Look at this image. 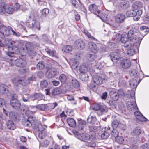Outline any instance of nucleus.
Here are the masks:
<instances>
[{
  "instance_id": "4d7b16f0",
  "label": "nucleus",
  "mask_w": 149,
  "mask_h": 149,
  "mask_svg": "<svg viewBox=\"0 0 149 149\" xmlns=\"http://www.w3.org/2000/svg\"><path fill=\"white\" fill-rule=\"evenodd\" d=\"M119 133L116 129H113V130L111 132V134L116 138L118 135Z\"/></svg>"
},
{
  "instance_id": "13d9d810",
  "label": "nucleus",
  "mask_w": 149,
  "mask_h": 149,
  "mask_svg": "<svg viewBox=\"0 0 149 149\" xmlns=\"http://www.w3.org/2000/svg\"><path fill=\"white\" fill-rule=\"evenodd\" d=\"M101 104H95L92 107V109L95 111L99 110Z\"/></svg>"
},
{
  "instance_id": "412c9836",
  "label": "nucleus",
  "mask_w": 149,
  "mask_h": 149,
  "mask_svg": "<svg viewBox=\"0 0 149 149\" xmlns=\"http://www.w3.org/2000/svg\"><path fill=\"white\" fill-rule=\"evenodd\" d=\"M4 46H8V48L10 49L12 45H16L18 43V41H13L8 39H6L4 40Z\"/></svg>"
},
{
  "instance_id": "49530a36",
  "label": "nucleus",
  "mask_w": 149,
  "mask_h": 149,
  "mask_svg": "<svg viewBox=\"0 0 149 149\" xmlns=\"http://www.w3.org/2000/svg\"><path fill=\"white\" fill-rule=\"evenodd\" d=\"M96 120V117L95 116H89L87 119V121L90 123H93L95 122Z\"/></svg>"
},
{
  "instance_id": "de8ad7c7",
  "label": "nucleus",
  "mask_w": 149,
  "mask_h": 149,
  "mask_svg": "<svg viewBox=\"0 0 149 149\" xmlns=\"http://www.w3.org/2000/svg\"><path fill=\"white\" fill-rule=\"evenodd\" d=\"M119 125V121L116 119L112 122V127L113 129H116Z\"/></svg>"
},
{
  "instance_id": "c85d7f7f",
  "label": "nucleus",
  "mask_w": 149,
  "mask_h": 149,
  "mask_svg": "<svg viewBox=\"0 0 149 149\" xmlns=\"http://www.w3.org/2000/svg\"><path fill=\"white\" fill-rule=\"evenodd\" d=\"M135 14H134V17L133 19L134 20L137 21L138 20L142 13V11L141 10H139L136 11L134 10Z\"/></svg>"
},
{
  "instance_id": "c756f323",
  "label": "nucleus",
  "mask_w": 149,
  "mask_h": 149,
  "mask_svg": "<svg viewBox=\"0 0 149 149\" xmlns=\"http://www.w3.org/2000/svg\"><path fill=\"white\" fill-rule=\"evenodd\" d=\"M67 122L68 125L72 127H74L76 124L75 120L73 118H68L67 119Z\"/></svg>"
},
{
  "instance_id": "79ce46f5",
  "label": "nucleus",
  "mask_w": 149,
  "mask_h": 149,
  "mask_svg": "<svg viewBox=\"0 0 149 149\" xmlns=\"http://www.w3.org/2000/svg\"><path fill=\"white\" fill-rule=\"evenodd\" d=\"M72 83L74 88H78L80 87L79 82L75 79H73L72 80Z\"/></svg>"
},
{
  "instance_id": "6e6d98bb",
  "label": "nucleus",
  "mask_w": 149,
  "mask_h": 149,
  "mask_svg": "<svg viewBox=\"0 0 149 149\" xmlns=\"http://www.w3.org/2000/svg\"><path fill=\"white\" fill-rule=\"evenodd\" d=\"M134 10H128L126 12V15L129 17H134V14H135Z\"/></svg>"
},
{
  "instance_id": "473e14b6",
  "label": "nucleus",
  "mask_w": 149,
  "mask_h": 149,
  "mask_svg": "<svg viewBox=\"0 0 149 149\" xmlns=\"http://www.w3.org/2000/svg\"><path fill=\"white\" fill-rule=\"evenodd\" d=\"M36 107L40 110L43 111H47L49 109L48 106L45 104L38 105L36 106Z\"/></svg>"
},
{
  "instance_id": "7ed1b4c3",
  "label": "nucleus",
  "mask_w": 149,
  "mask_h": 149,
  "mask_svg": "<svg viewBox=\"0 0 149 149\" xmlns=\"http://www.w3.org/2000/svg\"><path fill=\"white\" fill-rule=\"evenodd\" d=\"M34 132L36 136L41 139L45 138L46 135V129L44 126L41 124L34 127Z\"/></svg>"
},
{
  "instance_id": "680f3d73",
  "label": "nucleus",
  "mask_w": 149,
  "mask_h": 149,
  "mask_svg": "<svg viewBox=\"0 0 149 149\" xmlns=\"http://www.w3.org/2000/svg\"><path fill=\"white\" fill-rule=\"evenodd\" d=\"M86 145L90 147H94L96 145V143L94 141H90L86 143Z\"/></svg>"
},
{
  "instance_id": "f03ea898",
  "label": "nucleus",
  "mask_w": 149,
  "mask_h": 149,
  "mask_svg": "<svg viewBox=\"0 0 149 149\" xmlns=\"http://www.w3.org/2000/svg\"><path fill=\"white\" fill-rule=\"evenodd\" d=\"M36 78L35 76L32 75L27 79L26 82L23 79H20L18 77H17L12 79L11 81L14 86H17L19 84L25 86L27 83L36 81Z\"/></svg>"
},
{
  "instance_id": "2f4dec72",
  "label": "nucleus",
  "mask_w": 149,
  "mask_h": 149,
  "mask_svg": "<svg viewBox=\"0 0 149 149\" xmlns=\"http://www.w3.org/2000/svg\"><path fill=\"white\" fill-rule=\"evenodd\" d=\"M129 73L130 75L134 77H139V73L136 69H132L129 71Z\"/></svg>"
},
{
  "instance_id": "c9c22d12",
  "label": "nucleus",
  "mask_w": 149,
  "mask_h": 149,
  "mask_svg": "<svg viewBox=\"0 0 149 149\" xmlns=\"http://www.w3.org/2000/svg\"><path fill=\"white\" fill-rule=\"evenodd\" d=\"M8 91V87L3 84H0V92L2 93H7Z\"/></svg>"
},
{
  "instance_id": "7c9ffc66",
  "label": "nucleus",
  "mask_w": 149,
  "mask_h": 149,
  "mask_svg": "<svg viewBox=\"0 0 149 149\" xmlns=\"http://www.w3.org/2000/svg\"><path fill=\"white\" fill-rule=\"evenodd\" d=\"M137 81L135 79H132L129 81V85L133 89H135L137 86Z\"/></svg>"
},
{
  "instance_id": "e2e57ef3",
  "label": "nucleus",
  "mask_w": 149,
  "mask_h": 149,
  "mask_svg": "<svg viewBox=\"0 0 149 149\" xmlns=\"http://www.w3.org/2000/svg\"><path fill=\"white\" fill-rule=\"evenodd\" d=\"M103 64L102 63H101L100 62H97L96 65H95V68L98 69L99 70L101 69L103 66Z\"/></svg>"
},
{
  "instance_id": "423d86ee",
  "label": "nucleus",
  "mask_w": 149,
  "mask_h": 149,
  "mask_svg": "<svg viewBox=\"0 0 149 149\" xmlns=\"http://www.w3.org/2000/svg\"><path fill=\"white\" fill-rule=\"evenodd\" d=\"M107 80V78L104 74H96L92 77V80L93 82L97 85L103 84L104 81Z\"/></svg>"
},
{
  "instance_id": "774afa93",
  "label": "nucleus",
  "mask_w": 149,
  "mask_h": 149,
  "mask_svg": "<svg viewBox=\"0 0 149 149\" xmlns=\"http://www.w3.org/2000/svg\"><path fill=\"white\" fill-rule=\"evenodd\" d=\"M89 130L91 132H95L97 131V127L94 126L89 127Z\"/></svg>"
},
{
  "instance_id": "5fc2aeb1",
  "label": "nucleus",
  "mask_w": 149,
  "mask_h": 149,
  "mask_svg": "<svg viewBox=\"0 0 149 149\" xmlns=\"http://www.w3.org/2000/svg\"><path fill=\"white\" fill-rule=\"evenodd\" d=\"M49 12V9L47 8H45L42 11V15L43 17H46L47 15Z\"/></svg>"
},
{
  "instance_id": "58836bf2",
  "label": "nucleus",
  "mask_w": 149,
  "mask_h": 149,
  "mask_svg": "<svg viewBox=\"0 0 149 149\" xmlns=\"http://www.w3.org/2000/svg\"><path fill=\"white\" fill-rule=\"evenodd\" d=\"M78 1H77L76 0H71L72 4L76 8H79L81 5L79 0Z\"/></svg>"
},
{
  "instance_id": "cd10ccee",
  "label": "nucleus",
  "mask_w": 149,
  "mask_h": 149,
  "mask_svg": "<svg viewBox=\"0 0 149 149\" xmlns=\"http://www.w3.org/2000/svg\"><path fill=\"white\" fill-rule=\"evenodd\" d=\"M110 95L111 98L114 101H117L119 98V95L118 93L115 90H112L110 92Z\"/></svg>"
},
{
  "instance_id": "f704fd0d",
  "label": "nucleus",
  "mask_w": 149,
  "mask_h": 149,
  "mask_svg": "<svg viewBox=\"0 0 149 149\" xmlns=\"http://www.w3.org/2000/svg\"><path fill=\"white\" fill-rule=\"evenodd\" d=\"M72 47L70 45H67L64 46L62 49V51L65 53H68L72 50Z\"/></svg>"
},
{
  "instance_id": "a18cd8bd",
  "label": "nucleus",
  "mask_w": 149,
  "mask_h": 149,
  "mask_svg": "<svg viewBox=\"0 0 149 149\" xmlns=\"http://www.w3.org/2000/svg\"><path fill=\"white\" fill-rule=\"evenodd\" d=\"M61 92V90L59 88H56L52 91V94L53 95H57Z\"/></svg>"
},
{
  "instance_id": "9b49d317",
  "label": "nucleus",
  "mask_w": 149,
  "mask_h": 149,
  "mask_svg": "<svg viewBox=\"0 0 149 149\" xmlns=\"http://www.w3.org/2000/svg\"><path fill=\"white\" fill-rule=\"evenodd\" d=\"M35 122L33 117L31 116L29 117L28 119H24L23 120L22 124L24 127H30L32 125H35Z\"/></svg>"
},
{
  "instance_id": "4c0bfd02",
  "label": "nucleus",
  "mask_w": 149,
  "mask_h": 149,
  "mask_svg": "<svg viewBox=\"0 0 149 149\" xmlns=\"http://www.w3.org/2000/svg\"><path fill=\"white\" fill-rule=\"evenodd\" d=\"M142 3L140 2L137 1L134 2L133 5V7L135 9L141 8H142Z\"/></svg>"
},
{
  "instance_id": "3c124183",
  "label": "nucleus",
  "mask_w": 149,
  "mask_h": 149,
  "mask_svg": "<svg viewBox=\"0 0 149 149\" xmlns=\"http://www.w3.org/2000/svg\"><path fill=\"white\" fill-rule=\"evenodd\" d=\"M33 97L35 99L40 100H42L43 98V96L42 94L36 93L33 95Z\"/></svg>"
},
{
  "instance_id": "8fccbe9b",
  "label": "nucleus",
  "mask_w": 149,
  "mask_h": 149,
  "mask_svg": "<svg viewBox=\"0 0 149 149\" xmlns=\"http://www.w3.org/2000/svg\"><path fill=\"white\" fill-rule=\"evenodd\" d=\"M45 67V64L43 62L40 61L39 62L37 65V68L40 70H43Z\"/></svg>"
},
{
  "instance_id": "a19ab883",
  "label": "nucleus",
  "mask_w": 149,
  "mask_h": 149,
  "mask_svg": "<svg viewBox=\"0 0 149 149\" xmlns=\"http://www.w3.org/2000/svg\"><path fill=\"white\" fill-rule=\"evenodd\" d=\"M95 53L88 54L87 55V58L90 61H93L96 58Z\"/></svg>"
},
{
  "instance_id": "1a4fd4ad",
  "label": "nucleus",
  "mask_w": 149,
  "mask_h": 149,
  "mask_svg": "<svg viewBox=\"0 0 149 149\" xmlns=\"http://www.w3.org/2000/svg\"><path fill=\"white\" fill-rule=\"evenodd\" d=\"M17 96L15 94L12 96V98L10 101V104L12 107L15 109H19L21 106V103L17 99Z\"/></svg>"
},
{
  "instance_id": "5701e85b",
  "label": "nucleus",
  "mask_w": 149,
  "mask_h": 149,
  "mask_svg": "<svg viewBox=\"0 0 149 149\" xmlns=\"http://www.w3.org/2000/svg\"><path fill=\"white\" fill-rule=\"evenodd\" d=\"M36 21L34 18H31V16H29V19L26 23L27 26L29 28H32L34 26Z\"/></svg>"
},
{
  "instance_id": "69168bd1",
  "label": "nucleus",
  "mask_w": 149,
  "mask_h": 149,
  "mask_svg": "<svg viewBox=\"0 0 149 149\" xmlns=\"http://www.w3.org/2000/svg\"><path fill=\"white\" fill-rule=\"evenodd\" d=\"M84 33L86 35L88 38H92L95 41H96L97 39L95 38L94 37L91 36V34L86 30H85L84 31Z\"/></svg>"
},
{
  "instance_id": "6e6552de",
  "label": "nucleus",
  "mask_w": 149,
  "mask_h": 149,
  "mask_svg": "<svg viewBox=\"0 0 149 149\" xmlns=\"http://www.w3.org/2000/svg\"><path fill=\"white\" fill-rule=\"evenodd\" d=\"M139 33H134L133 31L132 30H130L127 34L128 39L130 41H132V44H136V42L138 41V40L139 39H141V42L142 39V38L140 37H135V36H136L137 35L139 34Z\"/></svg>"
},
{
  "instance_id": "ddd939ff",
  "label": "nucleus",
  "mask_w": 149,
  "mask_h": 149,
  "mask_svg": "<svg viewBox=\"0 0 149 149\" xmlns=\"http://www.w3.org/2000/svg\"><path fill=\"white\" fill-rule=\"evenodd\" d=\"M75 134H77V137L82 141L86 142L87 140L90 139V136L88 134L83 133L79 134L77 131H76Z\"/></svg>"
},
{
  "instance_id": "b1692460",
  "label": "nucleus",
  "mask_w": 149,
  "mask_h": 149,
  "mask_svg": "<svg viewBox=\"0 0 149 149\" xmlns=\"http://www.w3.org/2000/svg\"><path fill=\"white\" fill-rule=\"evenodd\" d=\"M14 61H15V65L17 67H23L26 64L25 61L22 58L18 59Z\"/></svg>"
},
{
  "instance_id": "bb28decb",
  "label": "nucleus",
  "mask_w": 149,
  "mask_h": 149,
  "mask_svg": "<svg viewBox=\"0 0 149 149\" xmlns=\"http://www.w3.org/2000/svg\"><path fill=\"white\" fill-rule=\"evenodd\" d=\"M5 12L8 14H12L14 11V8L13 7L9 5H5Z\"/></svg>"
},
{
  "instance_id": "39448f33",
  "label": "nucleus",
  "mask_w": 149,
  "mask_h": 149,
  "mask_svg": "<svg viewBox=\"0 0 149 149\" xmlns=\"http://www.w3.org/2000/svg\"><path fill=\"white\" fill-rule=\"evenodd\" d=\"M138 41L136 42V44H132V42L131 45H129V46L127 47H124L126 48L127 50V54L130 56H132L135 53V50L138 49V48L139 47L141 43V39L138 40Z\"/></svg>"
},
{
  "instance_id": "20e7f679",
  "label": "nucleus",
  "mask_w": 149,
  "mask_h": 149,
  "mask_svg": "<svg viewBox=\"0 0 149 149\" xmlns=\"http://www.w3.org/2000/svg\"><path fill=\"white\" fill-rule=\"evenodd\" d=\"M130 97L132 99V101H128L127 103V109L130 111H134L138 109L135 101V92L133 90H132L130 92Z\"/></svg>"
},
{
  "instance_id": "052dcab7",
  "label": "nucleus",
  "mask_w": 149,
  "mask_h": 149,
  "mask_svg": "<svg viewBox=\"0 0 149 149\" xmlns=\"http://www.w3.org/2000/svg\"><path fill=\"white\" fill-rule=\"evenodd\" d=\"M50 143V142L49 140L45 139L41 143V145L43 147H46L49 145Z\"/></svg>"
},
{
  "instance_id": "9d476101",
  "label": "nucleus",
  "mask_w": 149,
  "mask_h": 149,
  "mask_svg": "<svg viewBox=\"0 0 149 149\" xmlns=\"http://www.w3.org/2000/svg\"><path fill=\"white\" fill-rule=\"evenodd\" d=\"M126 33L124 32L120 36V40L121 42L123 43V47H128L129 45H131L130 44L132 41H130L128 39V36Z\"/></svg>"
},
{
  "instance_id": "bf43d9fd",
  "label": "nucleus",
  "mask_w": 149,
  "mask_h": 149,
  "mask_svg": "<svg viewBox=\"0 0 149 149\" xmlns=\"http://www.w3.org/2000/svg\"><path fill=\"white\" fill-rule=\"evenodd\" d=\"M109 135V133L106 131H104L101 135V137L103 139H106Z\"/></svg>"
},
{
  "instance_id": "a878e982",
  "label": "nucleus",
  "mask_w": 149,
  "mask_h": 149,
  "mask_svg": "<svg viewBox=\"0 0 149 149\" xmlns=\"http://www.w3.org/2000/svg\"><path fill=\"white\" fill-rule=\"evenodd\" d=\"M45 49L47 53L50 56L56 58H58V56L55 51L51 50L47 47H46Z\"/></svg>"
},
{
  "instance_id": "0eeeda50",
  "label": "nucleus",
  "mask_w": 149,
  "mask_h": 149,
  "mask_svg": "<svg viewBox=\"0 0 149 149\" xmlns=\"http://www.w3.org/2000/svg\"><path fill=\"white\" fill-rule=\"evenodd\" d=\"M18 43L16 45H12L9 49H11L13 52L15 54H17L19 53L20 49L24 50V49L25 47H26V49L29 50V48L27 46L29 44H26L24 45L22 43H21L18 41Z\"/></svg>"
},
{
  "instance_id": "37998d69",
  "label": "nucleus",
  "mask_w": 149,
  "mask_h": 149,
  "mask_svg": "<svg viewBox=\"0 0 149 149\" xmlns=\"http://www.w3.org/2000/svg\"><path fill=\"white\" fill-rule=\"evenodd\" d=\"M48 85V83L47 81L45 80H42L40 82V86L43 89L45 88Z\"/></svg>"
},
{
  "instance_id": "e433bc0d",
  "label": "nucleus",
  "mask_w": 149,
  "mask_h": 149,
  "mask_svg": "<svg viewBox=\"0 0 149 149\" xmlns=\"http://www.w3.org/2000/svg\"><path fill=\"white\" fill-rule=\"evenodd\" d=\"M79 75L83 81H86L88 79L89 76L86 73V72L80 73Z\"/></svg>"
},
{
  "instance_id": "a211bd4d",
  "label": "nucleus",
  "mask_w": 149,
  "mask_h": 149,
  "mask_svg": "<svg viewBox=\"0 0 149 149\" xmlns=\"http://www.w3.org/2000/svg\"><path fill=\"white\" fill-rule=\"evenodd\" d=\"M74 45L76 47L79 49H83L85 47L84 42L80 39H78L75 41Z\"/></svg>"
},
{
  "instance_id": "864d4df0",
  "label": "nucleus",
  "mask_w": 149,
  "mask_h": 149,
  "mask_svg": "<svg viewBox=\"0 0 149 149\" xmlns=\"http://www.w3.org/2000/svg\"><path fill=\"white\" fill-rule=\"evenodd\" d=\"M141 130L139 128L136 127L134 130L133 133L134 135H138L141 133Z\"/></svg>"
},
{
  "instance_id": "f3484780",
  "label": "nucleus",
  "mask_w": 149,
  "mask_h": 149,
  "mask_svg": "<svg viewBox=\"0 0 149 149\" xmlns=\"http://www.w3.org/2000/svg\"><path fill=\"white\" fill-rule=\"evenodd\" d=\"M131 61L128 59H123L120 62V65L122 68L123 69L128 68L131 66Z\"/></svg>"
},
{
  "instance_id": "ea45409f",
  "label": "nucleus",
  "mask_w": 149,
  "mask_h": 149,
  "mask_svg": "<svg viewBox=\"0 0 149 149\" xmlns=\"http://www.w3.org/2000/svg\"><path fill=\"white\" fill-rule=\"evenodd\" d=\"M99 110L101 112V114H102L107 112L108 111V108L105 105L101 104Z\"/></svg>"
},
{
  "instance_id": "f257e3e1",
  "label": "nucleus",
  "mask_w": 149,
  "mask_h": 149,
  "mask_svg": "<svg viewBox=\"0 0 149 149\" xmlns=\"http://www.w3.org/2000/svg\"><path fill=\"white\" fill-rule=\"evenodd\" d=\"M89 9L92 13L94 14L100 18L104 22H106L107 21V15H104L103 12L97 9V7L95 4H91L89 7Z\"/></svg>"
},
{
  "instance_id": "4468645a",
  "label": "nucleus",
  "mask_w": 149,
  "mask_h": 149,
  "mask_svg": "<svg viewBox=\"0 0 149 149\" xmlns=\"http://www.w3.org/2000/svg\"><path fill=\"white\" fill-rule=\"evenodd\" d=\"M87 65H88L86 66L84 64L81 65L78 70L80 73L86 72L87 71H90L93 67L92 64L88 62Z\"/></svg>"
},
{
  "instance_id": "f8f14e48",
  "label": "nucleus",
  "mask_w": 149,
  "mask_h": 149,
  "mask_svg": "<svg viewBox=\"0 0 149 149\" xmlns=\"http://www.w3.org/2000/svg\"><path fill=\"white\" fill-rule=\"evenodd\" d=\"M57 71L54 68L51 67L48 68L45 73L47 78L50 79L53 78L57 74Z\"/></svg>"
},
{
  "instance_id": "603ef678",
  "label": "nucleus",
  "mask_w": 149,
  "mask_h": 149,
  "mask_svg": "<svg viewBox=\"0 0 149 149\" xmlns=\"http://www.w3.org/2000/svg\"><path fill=\"white\" fill-rule=\"evenodd\" d=\"M115 141L119 144H122L124 141L123 138L121 136H117L115 138Z\"/></svg>"
},
{
  "instance_id": "0e129e2a",
  "label": "nucleus",
  "mask_w": 149,
  "mask_h": 149,
  "mask_svg": "<svg viewBox=\"0 0 149 149\" xmlns=\"http://www.w3.org/2000/svg\"><path fill=\"white\" fill-rule=\"evenodd\" d=\"M5 13V5H0V14L3 15Z\"/></svg>"
},
{
  "instance_id": "72a5a7b5",
  "label": "nucleus",
  "mask_w": 149,
  "mask_h": 149,
  "mask_svg": "<svg viewBox=\"0 0 149 149\" xmlns=\"http://www.w3.org/2000/svg\"><path fill=\"white\" fill-rule=\"evenodd\" d=\"M17 117L18 114L17 113L13 111L9 113V117L10 120L15 121L17 120Z\"/></svg>"
},
{
  "instance_id": "c03bdc74",
  "label": "nucleus",
  "mask_w": 149,
  "mask_h": 149,
  "mask_svg": "<svg viewBox=\"0 0 149 149\" xmlns=\"http://www.w3.org/2000/svg\"><path fill=\"white\" fill-rule=\"evenodd\" d=\"M67 77L66 76L63 74H61L59 77V79L61 82L62 83H65L67 80Z\"/></svg>"
},
{
  "instance_id": "4be33fe9",
  "label": "nucleus",
  "mask_w": 149,
  "mask_h": 149,
  "mask_svg": "<svg viewBox=\"0 0 149 149\" xmlns=\"http://www.w3.org/2000/svg\"><path fill=\"white\" fill-rule=\"evenodd\" d=\"M134 115L137 120L143 122L146 121L147 120V119L141 113L139 112H135Z\"/></svg>"
},
{
  "instance_id": "2eb2a0df",
  "label": "nucleus",
  "mask_w": 149,
  "mask_h": 149,
  "mask_svg": "<svg viewBox=\"0 0 149 149\" xmlns=\"http://www.w3.org/2000/svg\"><path fill=\"white\" fill-rule=\"evenodd\" d=\"M114 18L116 22L118 24H120L124 22L125 19V17L124 14L119 13L115 16Z\"/></svg>"
},
{
  "instance_id": "6ab92c4d",
  "label": "nucleus",
  "mask_w": 149,
  "mask_h": 149,
  "mask_svg": "<svg viewBox=\"0 0 149 149\" xmlns=\"http://www.w3.org/2000/svg\"><path fill=\"white\" fill-rule=\"evenodd\" d=\"M110 56L113 62L118 61L120 58V54L117 51H116L111 52L110 54Z\"/></svg>"
},
{
  "instance_id": "393cba45",
  "label": "nucleus",
  "mask_w": 149,
  "mask_h": 149,
  "mask_svg": "<svg viewBox=\"0 0 149 149\" xmlns=\"http://www.w3.org/2000/svg\"><path fill=\"white\" fill-rule=\"evenodd\" d=\"M6 127L10 130H14L16 128L15 124L11 120H8L6 123Z\"/></svg>"
},
{
  "instance_id": "09e8293b",
  "label": "nucleus",
  "mask_w": 149,
  "mask_h": 149,
  "mask_svg": "<svg viewBox=\"0 0 149 149\" xmlns=\"http://www.w3.org/2000/svg\"><path fill=\"white\" fill-rule=\"evenodd\" d=\"M80 65L78 62L76 61L72 63V67L75 70L78 71L79 69Z\"/></svg>"
},
{
  "instance_id": "dca6fc26",
  "label": "nucleus",
  "mask_w": 149,
  "mask_h": 149,
  "mask_svg": "<svg viewBox=\"0 0 149 149\" xmlns=\"http://www.w3.org/2000/svg\"><path fill=\"white\" fill-rule=\"evenodd\" d=\"M11 29V27L10 26L7 27L4 26L0 29V32L3 36L6 37L10 35Z\"/></svg>"
},
{
  "instance_id": "aec40b11",
  "label": "nucleus",
  "mask_w": 149,
  "mask_h": 149,
  "mask_svg": "<svg viewBox=\"0 0 149 149\" xmlns=\"http://www.w3.org/2000/svg\"><path fill=\"white\" fill-rule=\"evenodd\" d=\"M88 47L89 51L94 53L97 52L99 50L96 45L92 42H90L88 43Z\"/></svg>"
},
{
  "instance_id": "338daca9",
  "label": "nucleus",
  "mask_w": 149,
  "mask_h": 149,
  "mask_svg": "<svg viewBox=\"0 0 149 149\" xmlns=\"http://www.w3.org/2000/svg\"><path fill=\"white\" fill-rule=\"evenodd\" d=\"M82 56V53L81 52H78L75 55V58L76 59L79 60L81 58Z\"/></svg>"
}]
</instances>
